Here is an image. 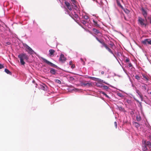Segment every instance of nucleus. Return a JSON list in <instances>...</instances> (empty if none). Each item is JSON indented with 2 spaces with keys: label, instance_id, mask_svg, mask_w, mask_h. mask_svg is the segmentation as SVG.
<instances>
[{
  "label": "nucleus",
  "instance_id": "nucleus-19",
  "mask_svg": "<svg viewBox=\"0 0 151 151\" xmlns=\"http://www.w3.org/2000/svg\"><path fill=\"white\" fill-rule=\"evenodd\" d=\"M5 72L7 74L11 75L12 73L9 71L8 69H5L4 70Z\"/></svg>",
  "mask_w": 151,
  "mask_h": 151
},
{
  "label": "nucleus",
  "instance_id": "nucleus-47",
  "mask_svg": "<svg viewBox=\"0 0 151 151\" xmlns=\"http://www.w3.org/2000/svg\"><path fill=\"white\" fill-rule=\"evenodd\" d=\"M134 99L137 101L139 103H140V104L141 103V102L140 103L138 100L135 99V98H134Z\"/></svg>",
  "mask_w": 151,
  "mask_h": 151
},
{
  "label": "nucleus",
  "instance_id": "nucleus-29",
  "mask_svg": "<svg viewBox=\"0 0 151 151\" xmlns=\"http://www.w3.org/2000/svg\"><path fill=\"white\" fill-rule=\"evenodd\" d=\"M72 2V3L74 5H76V0H71Z\"/></svg>",
  "mask_w": 151,
  "mask_h": 151
},
{
  "label": "nucleus",
  "instance_id": "nucleus-43",
  "mask_svg": "<svg viewBox=\"0 0 151 151\" xmlns=\"http://www.w3.org/2000/svg\"><path fill=\"white\" fill-rule=\"evenodd\" d=\"M71 68H72V69H73L75 67V66L74 65H71Z\"/></svg>",
  "mask_w": 151,
  "mask_h": 151
},
{
  "label": "nucleus",
  "instance_id": "nucleus-30",
  "mask_svg": "<svg viewBox=\"0 0 151 151\" xmlns=\"http://www.w3.org/2000/svg\"><path fill=\"white\" fill-rule=\"evenodd\" d=\"M135 78L137 80H139L140 79V77L138 75H136L135 76Z\"/></svg>",
  "mask_w": 151,
  "mask_h": 151
},
{
  "label": "nucleus",
  "instance_id": "nucleus-27",
  "mask_svg": "<svg viewBox=\"0 0 151 151\" xmlns=\"http://www.w3.org/2000/svg\"><path fill=\"white\" fill-rule=\"evenodd\" d=\"M93 23L95 25H96V26H99V25L98 24L97 22L96 21H95L94 20H93Z\"/></svg>",
  "mask_w": 151,
  "mask_h": 151
},
{
  "label": "nucleus",
  "instance_id": "nucleus-11",
  "mask_svg": "<svg viewBox=\"0 0 151 151\" xmlns=\"http://www.w3.org/2000/svg\"><path fill=\"white\" fill-rule=\"evenodd\" d=\"M40 88L42 89L44 91H46L47 90V86L44 84L43 85H41L40 86Z\"/></svg>",
  "mask_w": 151,
  "mask_h": 151
},
{
  "label": "nucleus",
  "instance_id": "nucleus-37",
  "mask_svg": "<svg viewBox=\"0 0 151 151\" xmlns=\"http://www.w3.org/2000/svg\"><path fill=\"white\" fill-rule=\"evenodd\" d=\"M84 18L86 19H87L88 18V17L87 15H85L84 16Z\"/></svg>",
  "mask_w": 151,
  "mask_h": 151
},
{
  "label": "nucleus",
  "instance_id": "nucleus-13",
  "mask_svg": "<svg viewBox=\"0 0 151 151\" xmlns=\"http://www.w3.org/2000/svg\"><path fill=\"white\" fill-rule=\"evenodd\" d=\"M99 42L102 44L105 47H106L107 46L103 40H101Z\"/></svg>",
  "mask_w": 151,
  "mask_h": 151
},
{
  "label": "nucleus",
  "instance_id": "nucleus-49",
  "mask_svg": "<svg viewBox=\"0 0 151 151\" xmlns=\"http://www.w3.org/2000/svg\"><path fill=\"white\" fill-rule=\"evenodd\" d=\"M70 78H71V80H74V78H73V77H71Z\"/></svg>",
  "mask_w": 151,
  "mask_h": 151
},
{
  "label": "nucleus",
  "instance_id": "nucleus-28",
  "mask_svg": "<svg viewBox=\"0 0 151 151\" xmlns=\"http://www.w3.org/2000/svg\"><path fill=\"white\" fill-rule=\"evenodd\" d=\"M136 119H137V121H139L141 120V118L140 116H136Z\"/></svg>",
  "mask_w": 151,
  "mask_h": 151
},
{
  "label": "nucleus",
  "instance_id": "nucleus-15",
  "mask_svg": "<svg viewBox=\"0 0 151 151\" xmlns=\"http://www.w3.org/2000/svg\"><path fill=\"white\" fill-rule=\"evenodd\" d=\"M50 73L53 75H55L56 73L55 70L53 68H51L50 71Z\"/></svg>",
  "mask_w": 151,
  "mask_h": 151
},
{
  "label": "nucleus",
  "instance_id": "nucleus-16",
  "mask_svg": "<svg viewBox=\"0 0 151 151\" xmlns=\"http://www.w3.org/2000/svg\"><path fill=\"white\" fill-rule=\"evenodd\" d=\"M148 39H146L142 41V43L144 45L148 43Z\"/></svg>",
  "mask_w": 151,
  "mask_h": 151
},
{
  "label": "nucleus",
  "instance_id": "nucleus-3",
  "mask_svg": "<svg viewBox=\"0 0 151 151\" xmlns=\"http://www.w3.org/2000/svg\"><path fill=\"white\" fill-rule=\"evenodd\" d=\"M42 59L43 60L44 62H45L47 64L50 65L51 66L53 67H56L57 66L55 65L48 61L46 59L44 58H42Z\"/></svg>",
  "mask_w": 151,
  "mask_h": 151
},
{
  "label": "nucleus",
  "instance_id": "nucleus-20",
  "mask_svg": "<svg viewBox=\"0 0 151 151\" xmlns=\"http://www.w3.org/2000/svg\"><path fill=\"white\" fill-rule=\"evenodd\" d=\"M142 150L143 151H149V150L147 149V147L145 145L143 147Z\"/></svg>",
  "mask_w": 151,
  "mask_h": 151
},
{
  "label": "nucleus",
  "instance_id": "nucleus-41",
  "mask_svg": "<svg viewBox=\"0 0 151 151\" xmlns=\"http://www.w3.org/2000/svg\"><path fill=\"white\" fill-rule=\"evenodd\" d=\"M4 68L3 65L0 64V69H2Z\"/></svg>",
  "mask_w": 151,
  "mask_h": 151
},
{
  "label": "nucleus",
  "instance_id": "nucleus-24",
  "mask_svg": "<svg viewBox=\"0 0 151 151\" xmlns=\"http://www.w3.org/2000/svg\"><path fill=\"white\" fill-rule=\"evenodd\" d=\"M55 82L58 84H60L61 83V81L58 79H55Z\"/></svg>",
  "mask_w": 151,
  "mask_h": 151
},
{
  "label": "nucleus",
  "instance_id": "nucleus-42",
  "mask_svg": "<svg viewBox=\"0 0 151 151\" xmlns=\"http://www.w3.org/2000/svg\"><path fill=\"white\" fill-rule=\"evenodd\" d=\"M128 66L129 67H131L132 66V65L131 63H129Z\"/></svg>",
  "mask_w": 151,
  "mask_h": 151
},
{
  "label": "nucleus",
  "instance_id": "nucleus-34",
  "mask_svg": "<svg viewBox=\"0 0 151 151\" xmlns=\"http://www.w3.org/2000/svg\"><path fill=\"white\" fill-rule=\"evenodd\" d=\"M142 87L144 88V89L145 90H146L147 89V86L146 84H143V85L142 86Z\"/></svg>",
  "mask_w": 151,
  "mask_h": 151
},
{
  "label": "nucleus",
  "instance_id": "nucleus-23",
  "mask_svg": "<svg viewBox=\"0 0 151 151\" xmlns=\"http://www.w3.org/2000/svg\"><path fill=\"white\" fill-rule=\"evenodd\" d=\"M73 17L76 18V19H77L78 17V16L77 14L75 13V12H74V14L73 15Z\"/></svg>",
  "mask_w": 151,
  "mask_h": 151
},
{
  "label": "nucleus",
  "instance_id": "nucleus-14",
  "mask_svg": "<svg viewBox=\"0 0 151 151\" xmlns=\"http://www.w3.org/2000/svg\"><path fill=\"white\" fill-rule=\"evenodd\" d=\"M99 42L102 44L105 47H106L107 46L103 40H101Z\"/></svg>",
  "mask_w": 151,
  "mask_h": 151
},
{
  "label": "nucleus",
  "instance_id": "nucleus-4",
  "mask_svg": "<svg viewBox=\"0 0 151 151\" xmlns=\"http://www.w3.org/2000/svg\"><path fill=\"white\" fill-rule=\"evenodd\" d=\"M81 85L82 86H86L88 87L91 86H92V84L91 83L89 82H82L81 83Z\"/></svg>",
  "mask_w": 151,
  "mask_h": 151
},
{
  "label": "nucleus",
  "instance_id": "nucleus-5",
  "mask_svg": "<svg viewBox=\"0 0 151 151\" xmlns=\"http://www.w3.org/2000/svg\"><path fill=\"white\" fill-rule=\"evenodd\" d=\"M65 4L68 9L70 10H72V6L71 5L69 2L67 1H65Z\"/></svg>",
  "mask_w": 151,
  "mask_h": 151
},
{
  "label": "nucleus",
  "instance_id": "nucleus-35",
  "mask_svg": "<svg viewBox=\"0 0 151 151\" xmlns=\"http://www.w3.org/2000/svg\"><path fill=\"white\" fill-rule=\"evenodd\" d=\"M117 95L120 97H123V95H122V94L121 93H117Z\"/></svg>",
  "mask_w": 151,
  "mask_h": 151
},
{
  "label": "nucleus",
  "instance_id": "nucleus-39",
  "mask_svg": "<svg viewBox=\"0 0 151 151\" xmlns=\"http://www.w3.org/2000/svg\"><path fill=\"white\" fill-rule=\"evenodd\" d=\"M148 44L151 45V40L150 39H148Z\"/></svg>",
  "mask_w": 151,
  "mask_h": 151
},
{
  "label": "nucleus",
  "instance_id": "nucleus-9",
  "mask_svg": "<svg viewBox=\"0 0 151 151\" xmlns=\"http://www.w3.org/2000/svg\"><path fill=\"white\" fill-rule=\"evenodd\" d=\"M136 93L138 94L140 98L141 99L142 101L143 99V96L141 93V92L138 89H136Z\"/></svg>",
  "mask_w": 151,
  "mask_h": 151
},
{
  "label": "nucleus",
  "instance_id": "nucleus-31",
  "mask_svg": "<svg viewBox=\"0 0 151 151\" xmlns=\"http://www.w3.org/2000/svg\"><path fill=\"white\" fill-rule=\"evenodd\" d=\"M88 78H90V79H92L93 80H95V79H96L95 78L92 77H90V76L88 77Z\"/></svg>",
  "mask_w": 151,
  "mask_h": 151
},
{
  "label": "nucleus",
  "instance_id": "nucleus-10",
  "mask_svg": "<svg viewBox=\"0 0 151 151\" xmlns=\"http://www.w3.org/2000/svg\"><path fill=\"white\" fill-rule=\"evenodd\" d=\"M144 145L148 146L150 148H151V143L150 141L145 142Z\"/></svg>",
  "mask_w": 151,
  "mask_h": 151
},
{
  "label": "nucleus",
  "instance_id": "nucleus-52",
  "mask_svg": "<svg viewBox=\"0 0 151 151\" xmlns=\"http://www.w3.org/2000/svg\"><path fill=\"white\" fill-rule=\"evenodd\" d=\"M150 94H151V92H150Z\"/></svg>",
  "mask_w": 151,
  "mask_h": 151
},
{
  "label": "nucleus",
  "instance_id": "nucleus-21",
  "mask_svg": "<svg viewBox=\"0 0 151 151\" xmlns=\"http://www.w3.org/2000/svg\"><path fill=\"white\" fill-rule=\"evenodd\" d=\"M106 49H107L110 53H111L112 54H113V53L111 50V49L109 48L108 46H107L106 47H105Z\"/></svg>",
  "mask_w": 151,
  "mask_h": 151
},
{
  "label": "nucleus",
  "instance_id": "nucleus-38",
  "mask_svg": "<svg viewBox=\"0 0 151 151\" xmlns=\"http://www.w3.org/2000/svg\"><path fill=\"white\" fill-rule=\"evenodd\" d=\"M114 124L116 128L117 127V123L116 122H114Z\"/></svg>",
  "mask_w": 151,
  "mask_h": 151
},
{
  "label": "nucleus",
  "instance_id": "nucleus-22",
  "mask_svg": "<svg viewBox=\"0 0 151 151\" xmlns=\"http://www.w3.org/2000/svg\"><path fill=\"white\" fill-rule=\"evenodd\" d=\"M117 2L118 5L121 8L123 9V7L122 6L121 4L119 1H118V0H117Z\"/></svg>",
  "mask_w": 151,
  "mask_h": 151
},
{
  "label": "nucleus",
  "instance_id": "nucleus-1",
  "mask_svg": "<svg viewBox=\"0 0 151 151\" xmlns=\"http://www.w3.org/2000/svg\"><path fill=\"white\" fill-rule=\"evenodd\" d=\"M18 57L20 59L21 64L23 65L25 64L24 60H27L28 59V56L25 53L20 54L18 55Z\"/></svg>",
  "mask_w": 151,
  "mask_h": 151
},
{
  "label": "nucleus",
  "instance_id": "nucleus-33",
  "mask_svg": "<svg viewBox=\"0 0 151 151\" xmlns=\"http://www.w3.org/2000/svg\"><path fill=\"white\" fill-rule=\"evenodd\" d=\"M102 93L104 94V95L107 98H109V96L104 92H101Z\"/></svg>",
  "mask_w": 151,
  "mask_h": 151
},
{
  "label": "nucleus",
  "instance_id": "nucleus-45",
  "mask_svg": "<svg viewBox=\"0 0 151 151\" xmlns=\"http://www.w3.org/2000/svg\"><path fill=\"white\" fill-rule=\"evenodd\" d=\"M81 61L82 62H83V64L84 65L85 64V63L83 61V60L82 58H81Z\"/></svg>",
  "mask_w": 151,
  "mask_h": 151
},
{
  "label": "nucleus",
  "instance_id": "nucleus-36",
  "mask_svg": "<svg viewBox=\"0 0 151 151\" xmlns=\"http://www.w3.org/2000/svg\"><path fill=\"white\" fill-rule=\"evenodd\" d=\"M125 61L127 63H129V62L130 61L129 59V58H127L126 59Z\"/></svg>",
  "mask_w": 151,
  "mask_h": 151
},
{
  "label": "nucleus",
  "instance_id": "nucleus-48",
  "mask_svg": "<svg viewBox=\"0 0 151 151\" xmlns=\"http://www.w3.org/2000/svg\"><path fill=\"white\" fill-rule=\"evenodd\" d=\"M104 72L103 71H102L101 72V74L102 75L104 74Z\"/></svg>",
  "mask_w": 151,
  "mask_h": 151
},
{
  "label": "nucleus",
  "instance_id": "nucleus-51",
  "mask_svg": "<svg viewBox=\"0 0 151 151\" xmlns=\"http://www.w3.org/2000/svg\"><path fill=\"white\" fill-rule=\"evenodd\" d=\"M72 17L73 18V17Z\"/></svg>",
  "mask_w": 151,
  "mask_h": 151
},
{
  "label": "nucleus",
  "instance_id": "nucleus-8",
  "mask_svg": "<svg viewBox=\"0 0 151 151\" xmlns=\"http://www.w3.org/2000/svg\"><path fill=\"white\" fill-rule=\"evenodd\" d=\"M141 10L142 11V14L144 17L146 19L147 16V13L146 11L143 8Z\"/></svg>",
  "mask_w": 151,
  "mask_h": 151
},
{
  "label": "nucleus",
  "instance_id": "nucleus-18",
  "mask_svg": "<svg viewBox=\"0 0 151 151\" xmlns=\"http://www.w3.org/2000/svg\"><path fill=\"white\" fill-rule=\"evenodd\" d=\"M49 52L50 55H53L54 53L55 52V51L53 49H50L49 50Z\"/></svg>",
  "mask_w": 151,
  "mask_h": 151
},
{
  "label": "nucleus",
  "instance_id": "nucleus-7",
  "mask_svg": "<svg viewBox=\"0 0 151 151\" xmlns=\"http://www.w3.org/2000/svg\"><path fill=\"white\" fill-rule=\"evenodd\" d=\"M66 59L64 57L63 55L61 54L60 55V57L59 58V60L61 61L62 62H64L66 60Z\"/></svg>",
  "mask_w": 151,
  "mask_h": 151
},
{
  "label": "nucleus",
  "instance_id": "nucleus-25",
  "mask_svg": "<svg viewBox=\"0 0 151 151\" xmlns=\"http://www.w3.org/2000/svg\"><path fill=\"white\" fill-rule=\"evenodd\" d=\"M134 125L135 126L137 127H138L139 126V124L135 122L134 123Z\"/></svg>",
  "mask_w": 151,
  "mask_h": 151
},
{
  "label": "nucleus",
  "instance_id": "nucleus-44",
  "mask_svg": "<svg viewBox=\"0 0 151 151\" xmlns=\"http://www.w3.org/2000/svg\"><path fill=\"white\" fill-rule=\"evenodd\" d=\"M96 40H97L98 41H99V42H100V41L101 40H99V38H98L97 37H96Z\"/></svg>",
  "mask_w": 151,
  "mask_h": 151
},
{
  "label": "nucleus",
  "instance_id": "nucleus-17",
  "mask_svg": "<svg viewBox=\"0 0 151 151\" xmlns=\"http://www.w3.org/2000/svg\"><path fill=\"white\" fill-rule=\"evenodd\" d=\"M142 76L143 78L145 79V80L147 81H148L149 80V78L147 76H146L144 74H142Z\"/></svg>",
  "mask_w": 151,
  "mask_h": 151
},
{
  "label": "nucleus",
  "instance_id": "nucleus-12",
  "mask_svg": "<svg viewBox=\"0 0 151 151\" xmlns=\"http://www.w3.org/2000/svg\"><path fill=\"white\" fill-rule=\"evenodd\" d=\"M92 30L94 33L96 35H97L98 34L101 33V32L99 31L96 29L93 28Z\"/></svg>",
  "mask_w": 151,
  "mask_h": 151
},
{
  "label": "nucleus",
  "instance_id": "nucleus-50",
  "mask_svg": "<svg viewBox=\"0 0 151 151\" xmlns=\"http://www.w3.org/2000/svg\"><path fill=\"white\" fill-rule=\"evenodd\" d=\"M149 138H150V139L151 140V135L149 136Z\"/></svg>",
  "mask_w": 151,
  "mask_h": 151
},
{
  "label": "nucleus",
  "instance_id": "nucleus-26",
  "mask_svg": "<svg viewBox=\"0 0 151 151\" xmlns=\"http://www.w3.org/2000/svg\"><path fill=\"white\" fill-rule=\"evenodd\" d=\"M81 22L82 23H83V24H86L87 23V22L86 21H85L84 20H82L81 21Z\"/></svg>",
  "mask_w": 151,
  "mask_h": 151
},
{
  "label": "nucleus",
  "instance_id": "nucleus-46",
  "mask_svg": "<svg viewBox=\"0 0 151 151\" xmlns=\"http://www.w3.org/2000/svg\"><path fill=\"white\" fill-rule=\"evenodd\" d=\"M69 64L70 65H73L72 64V61H70L69 62Z\"/></svg>",
  "mask_w": 151,
  "mask_h": 151
},
{
  "label": "nucleus",
  "instance_id": "nucleus-2",
  "mask_svg": "<svg viewBox=\"0 0 151 151\" xmlns=\"http://www.w3.org/2000/svg\"><path fill=\"white\" fill-rule=\"evenodd\" d=\"M138 24L142 26L145 27L147 25V24L145 23V20L141 17H138Z\"/></svg>",
  "mask_w": 151,
  "mask_h": 151
},
{
  "label": "nucleus",
  "instance_id": "nucleus-32",
  "mask_svg": "<svg viewBox=\"0 0 151 151\" xmlns=\"http://www.w3.org/2000/svg\"><path fill=\"white\" fill-rule=\"evenodd\" d=\"M10 44V42H9L4 43V45L5 46H7V45H9Z\"/></svg>",
  "mask_w": 151,
  "mask_h": 151
},
{
  "label": "nucleus",
  "instance_id": "nucleus-40",
  "mask_svg": "<svg viewBox=\"0 0 151 151\" xmlns=\"http://www.w3.org/2000/svg\"><path fill=\"white\" fill-rule=\"evenodd\" d=\"M103 87L104 89H107L108 88V86H104Z\"/></svg>",
  "mask_w": 151,
  "mask_h": 151
},
{
  "label": "nucleus",
  "instance_id": "nucleus-6",
  "mask_svg": "<svg viewBox=\"0 0 151 151\" xmlns=\"http://www.w3.org/2000/svg\"><path fill=\"white\" fill-rule=\"evenodd\" d=\"M25 47L28 50L27 51L30 54H33L34 51L31 47L27 45H26Z\"/></svg>",
  "mask_w": 151,
  "mask_h": 151
}]
</instances>
